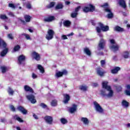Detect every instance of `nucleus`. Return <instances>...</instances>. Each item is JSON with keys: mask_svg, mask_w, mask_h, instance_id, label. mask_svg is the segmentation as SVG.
<instances>
[{"mask_svg": "<svg viewBox=\"0 0 130 130\" xmlns=\"http://www.w3.org/2000/svg\"><path fill=\"white\" fill-rule=\"evenodd\" d=\"M106 43V41L105 40H104L103 39H101L100 43L99 44V47L101 49H103V48H104V47L105 46Z\"/></svg>", "mask_w": 130, "mask_h": 130, "instance_id": "nucleus-13", "label": "nucleus"}, {"mask_svg": "<svg viewBox=\"0 0 130 130\" xmlns=\"http://www.w3.org/2000/svg\"><path fill=\"white\" fill-rule=\"evenodd\" d=\"M23 89L25 92H30L31 94L34 93V90L29 85H25L23 86Z\"/></svg>", "mask_w": 130, "mask_h": 130, "instance_id": "nucleus-10", "label": "nucleus"}, {"mask_svg": "<svg viewBox=\"0 0 130 130\" xmlns=\"http://www.w3.org/2000/svg\"><path fill=\"white\" fill-rule=\"evenodd\" d=\"M77 16H78V13L77 12H73L71 14V18H77Z\"/></svg>", "mask_w": 130, "mask_h": 130, "instance_id": "nucleus-39", "label": "nucleus"}, {"mask_svg": "<svg viewBox=\"0 0 130 130\" xmlns=\"http://www.w3.org/2000/svg\"><path fill=\"white\" fill-rule=\"evenodd\" d=\"M19 21H20V22H21L22 23L25 24H26V21H25L24 20H23L22 19L19 18L18 19Z\"/></svg>", "mask_w": 130, "mask_h": 130, "instance_id": "nucleus-59", "label": "nucleus"}, {"mask_svg": "<svg viewBox=\"0 0 130 130\" xmlns=\"http://www.w3.org/2000/svg\"><path fill=\"white\" fill-rule=\"evenodd\" d=\"M101 63L102 67H104V66H105V63H106L105 60H102L101 61Z\"/></svg>", "mask_w": 130, "mask_h": 130, "instance_id": "nucleus-52", "label": "nucleus"}, {"mask_svg": "<svg viewBox=\"0 0 130 130\" xmlns=\"http://www.w3.org/2000/svg\"><path fill=\"white\" fill-rule=\"evenodd\" d=\"M63 75H68V71L64 70L62 72H58L56 73L55 77H56V78H60V77H62Z\"/></svg>", "mask_w": 130, "mask_h": 130, "instance_id": "nucleus-11", "label": "nucleus"}, {"mask_svg": "<svg viewBox=\"0 0 130 130\" xmlns=\"http://www.w3.org/2000/svg\"><path fill=\"white\" fill-rule=\"evenodd\" d=\"M103 71V69L100 67L97 68L96 69V74L98 75V76H100V77H104V74H106V72Z\"/></svg>", "mask_w": 130, "mask_h": 130, "instance_id": "nucleus-7", "label": "nucleus"}, {"mask_svg": "<svg viewBox=\"0 0 130 130\" xmlns=\"http://www.w3.org/2000/svg\"><path fill=\"white\" fill-rule=\"evenodd\" d=\"M38 70H39V71H40V73H41L42 74H44V73L45 72L44 70V68L41 64L38 65Z\"/></svg>", "mask_w": 130, "mask_h": 130, "instance_id": "nucleus-31", "label": "nucleus"}, {"mask_svg": "<svg viewBox=\"0 0 130 130\" xmlns=\"http://www.w3.org/2000/svg\"><path fill=\"white\" fill-rule=\"evenodd\" d=\"M13 118L15 120H17L19 122H24V120L22 118H20L18 115H15L13 116Z\"/></svg>", "mask_w": 130, "mask_h": 130, "instance_id": "nucleus-25", "label": "nucleus"}, {"mask_svg": "<svg viewBox=\"0 0 130 130\" xmlns=\"http://www.w3.org/2000/svg\"><path fill=\"white\" fill-rule=\"evenodd\" d=\"M24 19L25 20V22L27 23H29L30 21H31V16L29 15H25L24 16Z\"/></svg>", "mask_w": 130, "mask_h": 130, "instance_id": "nucleus-34", "label": "nucleus"}, {"mask_svg": "<svg viewBox=\"0 0 130 130\" xmlns=\"http://www.w3.org/2000/svg\"><path fill=\"white\" fill-rule=\"evenodd\" d=\"M17 110H18V111L21 112L22 114H27V113H28V111H27V110H26V109H24V108L22 106L17 107Z\"/></svg>", "mask_w": 130, "mask_h": 130, "instance_id": "nucleus-14", "label": "nucleus"}, {"mask_svg": "<svg viewBox=\"0 0 130 130\" xmlns=\"http://www.w3.org/2000/svg\"><path fill=\"white\" fill-rule=\"evenodd\" d=\"M9 51V48H6L1 53V56H5L7 53H8Z\"/></svg>", "mask_w": 130, "mask_h": 130, "instance_id": "nucleus-30", "label": "nucleus"}, {"mask_svg": "<svg viewBox=\"0 0 130 130\" xmlns=\"http://www.w3.org/2000/svg\"><path fill=\"white\" fill-rule=\"evenodd\" d=\"M31 56L32 58H34V59H36V60L37 61L40 60V58H41L40 57V54L35 51H34L31 53Z\"/></svg>", "mask_w": 130, "mask_h": 130, "instance_id": "nucleus-8", "label": "nucleus"}, {"mask_svg": "<svg viewBox=\"0 0 130 130\" xmlns=\"http://www.w3.org/2000/svg\"><path fill=\"white\" fill-rule=\"evenodd\" d=\"M99 37H100L101 39H103V35L100 33L98 34Z\"/></svg>", "mask_w": 130, "mask_h": 130, "instance_id": "nucleus-62", "label": "nucleus"}, {"mask_svg": "<svg viewBox=\"0 0 130 130\" xmlns=\"http://www.w3.org/2000/svg\"><path fill=\"white\" fill-rule=\"evenodd\" d=\"M83 12L84 13H88V12H90V8L89 7H85L83 8Z\"/></svg>", "mask_w": 130, "mask_h": 130, "instance_id": "nucleus-40", "label": "nucleus"}, {"mask_svg": "<svg viewBox=\"0 0 130 130\" xmlns=\"http://www.w3.org/2000/svg\"><path fill=\"white\" fill-rule=\"evenodd\" d=\"M99 25L103 32H106V31L109 30V26H104L101 22L99 23Z\"/></svg>", "mask_w": 130, "mask_h": 130, "instance_id": "nucleus-15", "label": "nucleus"}, {"mask_svg": "<svg viewBox=\"0 0 130 130\" xmlns=\"http://www.w3.org/2000/svg\"><path fill=\"white\" fill-rule=\"evenodd\" d=\"M40 107H42V108H44V109L47 108V105H45V104H44L43 103H41L40 104Z\"/></svg>", "mask_w": 130, "mask_h": 130, "instance_id": "nucleus-41", "label": "nucleus"}, {"mask_svg": "<svg viewBox=\"0 0 130 130\" xmlns=\"http://www.w3.org/2000/svg\"><path fill=\"white\" fill-rule=\"evenodd\" d=\"M125 93L126 94V95H128L130 96V90H126L125 91Z\"/></svg>", "mask_w": 130, "mask_h": 130, "instance_id": "nucleus-55", "label": "nucleus"}, {"mask_svg": "<svg viewBox=\"0 0 130 130\" xmlns=\"http://www.w3.org/2000/svg\"><path fill=\"white\" fill-rule=\"evenodd\" d=\"M7 37L9 39H11V40H13V39H14V36H13L12 34H9L7 35Z\"/></svg>", "mask_w": 130, "mask_h": 130, "instance_id": "nucleus-44", "label": "nucleus"}, {"mask_svg": "<svg viewBox=\"0 0 130 130\" xmlns=\"http://www.w3.org/2000/svg\"><path fill=\"white\" fill-rule=\"evenodd\" d=\"M0 69L2 71V73L3 74H5V73H6V72H7V71H8V68H7V67L5 66H1L0 67Z\"/></svg>", "mask_w": 130, "mask_h": 130, "instance_id": "nucleus-33", "label": "nucleus"}, {"mask_svg": "<svg viewBox=\"0 0 130 130\" xmlns=\"http://www.w3.org/2000/svg\"><path fill=\"white\" fill-rule=\"evenodd\" d=\"M88 8H89V11L91 13H92V12H94V11H95V7L92 5L89 4L88 5Z\"/></svg>", "mask_w": 130, "mask_h": 130, "instance_id": "nucleus-35", "label": "nucleus"}, {"mask_svg": "<svg viewBox=\"0 0 130 130\" xmlns=\"http://www.w3.org/2000/svg\"><path fill=\"white\" fill-rule=\"evenodd\" d=\"M81 9V7L78 6L77 8L75 9V13H78V11H80V9Z\"/></svg>", "mask_w": 130, "mask_h": 130, "instance_id": "nucleus-58", "label": "nucleus"}, {"mask_svg": "<svg viewBox=\"0 0 130 130\" xmlns=\"http://www.w3.org/2000/svg\"><path fill=\"white\" fill-rule=\"evenodd\" d=\"M101 30H102V29L100 28V27H96V30L97 33H99V34L101 33Z\"/></svg>", "mask_w": 130, "mask_h": 130, "instance_id": "nucleus-50", "label": "nucleus"}, {"mask_svg": "<svg viewBox=\"0 0 130 130\" xmlns=\"http://www.w3.org/2000/svg\"><path fill=\"white\" fill-rule=\"evenodd\" d=\"M10 108L11 111H13V112H15V111H16V108L15 107H14V106H10Z\"/></svg>", "mask_w": 130, "mask_h": 130, "instance_id": "nucleus-48", "label": "nucleus"}, {"mask_svg": "<svg viewBox=\"0 0 130 130\" xmlns=\"http://www.w3.org/2000/svg\"><path fill=\"white\" fill-rule=\"evenodd\" d=\"M7 92L10 96H13L14 94L15 93V91H14V89L11 87H9L7 89Z\"/></svg>", "mask_w": 130, "mask_h": 130, "instance_id": "nucleus-22", "label": "nucleus"}, {"mask_svg": "<svg viewBox=\"0 0 130 130\" xmlns=\"http://www.w3.org/2000/svg\"><path fill=\"white\" fill-rule=\"evenodd\" d=\"M122 56L123 58H129L130 54L128 51H124L122 53Z\"/></svg>", "mask_w": 130, "mask_h": 130, "instance_id": "nucleus-19", "label": "nucleus"}, {"mask_svg": "<svg viewBox=\"0 0 130 130\" xmlns=\"http://www.w3.org/2000/svg\"><path fill=\"white\" fill-rule=\"evenodd\" d=\"M114 30L116 31L117 32H123L124 31V29L117 26L114 27Z\"/></svg>", "mask_w": 130, "mask_h": 130, "instance_id": "nucleus-29", "label": "nucleus"}, {"mask_svg": "<svg viewBox=\"0 0 130 130\" xmlns=\"http://www.w3.org/2000/svg\"><path fill=\"white\" fill-rule=\"evenodd\" d=\"M112 59H113V60H115V61H116V60H118L117 56H115V55L113 56L112 57Z\"/></svg>", "mask_w": 130, "mask_h": 130, "instance_id": "nucleus-56", "label": "nucleus"}, {"mask_svg": "<svg viewBox=\"0 0 130 130\" xmlns=\"http://www.w3.org/2000/svg\"><path fill=\"white\" fill-rule=\"evenodd\" d=\"M54 20V16H50L44 19L45 22H52Z\"/></svg>", "mask_w": 130, "mask_h": 130, "instance_id": "nucleus-32", "label": "nucleus"}, {"mask_svg": "<svg viewBox=\"0 0 130 130\" xmlns=\"http://www.w3.org/2000/svg\"><path fill=\"white\" fill-rule=\"evenodd\" d=\"M26 98L32 104H35L37 102L36 99H35V96L32 94L26 95Z\"/></svg>", "mask_w": 130, "mask_h": 130, "instance_id": "nucleus-5", "label": "nucleus"}, {"mask_svg": "<svg viewBox=\"0 0 130 130\" xmlns=\"http://www.w3.org/2000/svg\"><path fill=\"white\" fill-rule=\"evenodd\" d=\"M54 5H55V2H52L50 3L48 8H52V7H54Z\"/></svg>", "mask_w": 130, "mask_h": 130, "instance_id": "nucleus-46", "label": "nucleus"}, {"mask_svg": "<svg viewBox=\"0 0 130 130\" xmlns=\"http://www.w3.org/2000/svg\"><path fill=\"white\" fill-rule=\"evenodd\" d=\"M80 121L85 126H88L90 124V120L87 117H81Z\"/></svg>", "mask_w": 130, "mask_h": 130, "instance_id": "nucleus-9", "label": "nucleus"}, {"mask_svg": "<svg viewBox=\"0 0 130 130\" xmlns=\"http://www.w3.org/2000/svg\"><path fill=\"white\" fill-rule=\"evenodd\" d=\"M83 51L85 53V54H86L88 56H91V51H90V49H89V48H87V47L84 48L83 49Z\"/></svg>", "mask_w": 130, "mask_h": 130, "instance_id": "nucleus-20", "label": "nucleus"}, {"mask_svg": "<svg viewBox=\"0 0 130 130\" xmlns=\"http://www.w3.org/2000/svg\"><path fill=\"white\" fill-rule=\"evenodd\" d=\"M32 116H33V117H34V118L35 119H38V116H37V115H36V114H33Z\"/></svg>", "mask_w": 130, "mask_h": 130, "instance_id": "nucleus-61", "label": "nucleus"}, {"mask_svg": "<svg viewBox=\"0 0 130 130\" xmlns=\"http://www.w3.org/2000/svg\"><path fill=\"white\" fill-rule=\"evenodd\" d=\"M63 24L64 27L69 28L71 26L72 22H71V21H70L69 20H65L63 22Z\"/></svg>", "mask_w": 130, "mask_h": 130, "instance_id": "nucleus-26", "label": "nucleus"}, {"mask_svg": "<svg viewBox=\"0 0 130 130\" xmlns=\"http://www.w3.org/2000/svg\"><path fill=\"white\" fill-rule=\"evenodd\" d=\"M54 35V31L52 29H48L47 31V34L46 35V39L47 40H51L53 38Z\"/></svg>", "mask_w": 130, "mask_h": 130, "instance_id": "nucleus-4", "label": "nucleus"}, {"mask_svg": "<svg viewBox=\"0 0 130 130\" xmlns=\"http://www.w3.org/2000/svg\"><path fill=\"white\" fill-rule=\"evenodd\" d=\"M25 37L27 40H31V37L29 35H25Z\"/></svg>", "mask_w": 130, "mask_h": 130, "instance_id": "nucleus-54", "label": "nucleus"}, {"mask_svg": "<svg viewBox=\"0 0 130 130\" xmlns=\"http://www.w3.org/2000/svg\"><path fill=\"white\" fill-rule=\"evenodd\" d=\"M120 71V68L117 67L111 70L112 74H117L118 71Z\"/></svg>", "mask_w": 130, "mask_h": 130, "instance_id": "nucleus-24", "label": "nucleus"}, {"mask_svg": "<svg viewBox=\"0 0 130 130\" xmlns=\"http://www.w3.org/2000/svg\"><path fill=\"white\" fill-rule=\"evenodd\" d=\"M8 15L9 16H11V17H15V15L12 12H9Z\"/></svg>", "mask_w": 130, "mask_h": 130, "instance_id": "nucleus-60", "label": "nucleus"}, {"mask_svg": "<svg viewBox=\"0 0 130 130\" xmlns=\"http://www.w3.org/2000/svg\"><path fill=\"white\" fill-rule=\"evenodd\" d=\"M77 111V105H73L72 107L69 108V112L70 113H75Z\"/></svg>", "mask_w": 130, "mask_h": 130, "instance_id": "nucleus-17", "label": "nucleus"}, {"mask_svg": "<svg viewBox=\"0 0 130 130\" xmlns=\"http://www.w3.org/2000/svg\"><path fill=\"white\" fill-rule=\"evenodd\" d=\"M109 48L111 50H112V51H113V52H116V51H117L119 48L117 44L114 45H110Z\"/></svg>", "mask_w": 130, "mask_h": 130, "instance_id": "nucleus-12", "label": "nucleus"}, {"mask_svg": "<svg viewBox=\"0 0 130 130\" xmlns=\"http://www.w3.org/2000/svg\"><path fill=\"white\" fill-rule=\"evenodd\" d=\"M79 89L81 91H83L84 92H86V91H87V90H88V86H87L86 85H81L79 87Z\"/></svg>", "mask_w": 130, "mask_h": 130, "instance_id": "nucleus-27", "label": "nucleus"}, {"mask_svg": "<svg viewBox=\"0 0 130 130\" xmlns=\"http://www.w3.org/2000/svg\"><path fill=\"white\" fill-rule=\"evenodd\" d=\"M102 8H104L105 11L106 13H108V15H107V17L108 19H111V18H113V14L112 12H111V10L108 8L107 7H108V4L105 3L104 5L101 6Z\"/></svg>", "mask_w": 130, "mask_h": 130, "instance_id": "nucleus-3", "label": "nucleus"}, {"mask_svg": "<svg viewBox=\"0 0 130 130\" xmlns=\"http://www.w3.org/2000/svg\"><path fill=\"white\" fill-rule=\"evenodd\" d=\"M121 103H122V106L124 108H127V107H128V106L129 105V104H128V102H127V101L125 100H123Z\"/></svg>", "mask_w": 130, "mask_h": 130, "instance_id": "nucleus-28", "label": "nucleus"}, {"mask_svg": "<svg viewBox=\"0 0 130 130\" xmlns=\"http://www.w3.org/2000/svg\"><path fill=\"white\" fill-rule=\"evenodd\" d=\"M44 119L46 123L51 125L53 123V118L50 116H46L44 117Z\"/></svg>", "mask_w": 130, "mask_h": 130, "instance_id": "nucleus-6", "label": "nucleus"}, {"mask_svg": "<svg viewBox=\"0 0 130 130\" xmlns=\"http://www.w3.org/2000/svg\"><path fill=\"white\" fill-rule=\"evenodd\" d=\"M93 87H98V83H93Z\"/></svg>", "mask_w": 130, "mask_h": 130, "instance_id": "nucleus-63", "label": "nucleus"}, {"mask_svg": "<svg viewBox=\"0 0 130 130\" xmlns=\"http://www.w3.org/2000/svg\"><path fill=\"white\" fill-rule=\"evenodd\" d=\"M60 120L62 124H66V123H68V120H67V119L62 118H61Z\"/></svg>", "mask_w": 130, "mask_h": 130, "instance_id": "nucleus-37", "label": "nucleus"}, {"mask_svg": "<svg viewBox=\"0 0 130 130\" xmlns=\"http://www.w3.org/2000/svg\"><path fill=\"white\" fill-rule=\"evenodd\" d=\"M63 96L64 97V101L63 102V103H64V104H67V103H68L69 101H70L71 97L68 94H63Z\"/></svg>", "mask_w": 130, "mask_h": 130, "instance_id": "nucleus-16", "label": "nucleus"}, {"mask_svg": "<svg viewBox=\"0 0 130 130\" xmlns=\"http://www.w3.org/2000/svg\"><path fill=\"white\" fill-rule=\"evenodd\" d=\"M8 7L9 8H12V9H15L16 8V6H15V5H14L13 4H9Z\"/></svg>", "mask_w": 130, "mask_h": 130, "instance_id": "nucleus-47", "label": "nucleus"}, {"mask_svg": "<svg viewBox=\"0 0 130 130\" xmlns=\"http://www.w3.org/2000/svg\"><path fill=\"white\" fill-rule=\"evenodd\" d=\"M61 38L62 39H63V40H66V39H68V37H67V36L63 35L61 36Z\"/></svg>", "mask_w": 130, "mask_h": 130, "instance_id": "nucleus-57", "label": "nucleus"}, {"mask_svg": "<svg viewBox=\"0 0 130 130\" xmlns=\"http://www.w3.org/2000/svg\"><path fill=\"white\" fill-rule=\"evenodd\" d=\"M93 106L97 113H99V114H104V109L102 108V107H101L98 103L93 102Z\"/></svg>", "mask_w": 130, "mask_h": 130, "instance_id": "nucleus-2", "label": "nucleus"}, {"mask_svg": "<svg viewBox=\"0 0 130 130\" xmlns=\"http://www.w3.org/2000/svg\"><path fill=\"white\" fill-rule=\"evenodd\" d=\"M108 82L107 81H103L102 82V87L103 89H105V90H107L109 88H111L110 86H108Z\"/></svg>", "mask_w": 130, "mask_h": 130, "instance_id": "nucleus-18", "label": "nucleus"}, {"mask_svg": "<svg viewBox=\"0 0 130 130\" xmlns=\"http://www.w3.org/2000/svg\"><path fill=\"white\" fill-rule=\"evenodd\" d=\"M51 106H56L57 105V100H53L51 103Z\"/></svg>", "mask_w": 130, "mask_h": 130, "instance_id": "nucleus-36", "label": "nucleus"}, {"mask_svg": "<svg viewBox=\"0 0 130 130\" xmlns=\"http://www.w3.org/2000/svg\"><path fill=\"white\" fill-rule=\"evenodd\" d=\"M101 94L104 97H106V98H112L114 92L111 87H110L108 88V89L101 90Z\"/></svg>", "mask_w": 130, "mask_h": 130, "instance_id": "nucleus-1", "label": "nucleus"}, {"mask_svg": "<svg viewBox=\"0 0 130 130\" xmlns=\"http://www.w3.org/2000/svg\"><path fill=\"white\" fill-rule=\"evenodd\" d=\"M1 45H3V47H6L7 46V44H6L3 40L1 41Z\"/></svg>", "mask_w": 130, "mask_h": 130, "instance_id": "nucleus-51", "label": "nucleus"}, {"mask_svg": "<svg viewBox=\"0 0 130 130\" xmlns=\"http://www.w3.org/2000/svg\"><path fill=\"white\" fill-rule=\"evenodd\" d=\"M25 57L23 55H21L18 57V62L20 64H21L23 61H25Z\"/></svg>", "mask_w": 130, "mask_h": 130, "instance_id": "nucleus-21", "label": "nucleus"}, {"mask_svg": "<svg viewBox=\"0 0 130 130\" xmlns=\"http://www.w3.org/2000/svg\"><path fill=\"white\" fill-rule=\"evenodd\" d=\"M20 48H21V47H20V46L19 45H17L15 47H14V51L16 52V51H19V50H20Z\"/></svg>", "mask_w": 130, "mask_h": 130, "instance_id": "nucleus-43", "label": "nucleus"}, {"mask_svg": "<svg viewBox=\"0 0 130 130\" xmlns=\"http://www.w3.org/2000/svg\"><path fill=\"white\" fill-rule=\"evenodd\" d=\"M126 88L127 89V90H128H128H129V89H130V86L129 85H127Z\"/></svg>", "mask_w": 130, "mask_h": 130, "instance_id": "nucleus-64", "label": "nucleus"}, {"mask_svg": "<svg viewBox=\"0 0 130 130\" xmlns=\"http://www.w3.org/2000/svg\"><path fill=\"white\" fill-rule=\"evenodd\" d=\"M26 8L27 9H29V10L32 8V6H31V4L27 3L26 5Z\"/></svg>", "mask_w": 130, "mask_h": 130, "instance_id": "nucleus-53", "label": "nucleus"}, {"mask_svg": "<svg viewBox=\"0 0 130 130\" xmlns=\"http://www.w3.org/2000/svg\"><path fill=\"white\" fill-rule=\"evenodd\" d=\"M110 42L111 43L110 45H114V44H117L115 42V40L113 39H110Z\"/></svg>", "mask_w": 130, "mask_h": 130, "instance_id": "nucleus-45", "label": "nucleus"}, {"mask_svg": "<svg viewBox=\"0 0 130 130\" xmlns=\"http://www.w3.org/2000/svg\"><path fill=\"white\" fill-rule=\"evenodd\" d=\"M62 8H63V6H62V4H58L56 6V10H59L60 9H62Z\"/></svg>", "mask_w": 130, "mask_h": 130, "instance_id": "nucleus-42", "label": "nucleus"}, {"mask_svg": "<svg viewBox=\"0 0 130 130\" xmlns=\"http://www.w3.org/2000/svg\"><path fill=\"white\" fill-rule=\"evenodd\" d=\"M0 19H1L2 20H8L9 18L7 16H6V15H1L0 16Z\"/></svg>", "mask_w": 130, "mask_h": 130, "instance_id": "nucleus-38", "label": "nucleus"}, {"mask_svg": "<svg viewBox=\"0 0 130 130\" xmlns=\"http://www.w3.org/2000/svg\"><path fill=\"white\" fill-rule=\"evenodd\" d=\"M31 77L32 79H37V75H36L35 73H32Z\"/></svg>", "mask_w": 130, "mask_h": 130, "instance_id": "nucleus-49", "label": "nucleus"}, {"mask_svg": "<svg viewBox=\"0 0 130 130\" xmlns=\"http://www.w3.org/2000/svg\"><path fill=\"white\" fill-rule=\"evenodd\" d=\"M118 3L122 8L125 9L126 8V4H125V1L124 0H118Z\"/></svg>", "mask_w": 130, "mask_h": 130, "instance_id": "nucleus-23", "label": "nucleus"}]
</instances>
